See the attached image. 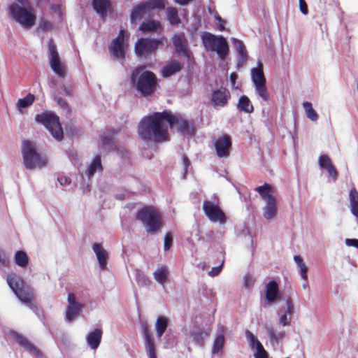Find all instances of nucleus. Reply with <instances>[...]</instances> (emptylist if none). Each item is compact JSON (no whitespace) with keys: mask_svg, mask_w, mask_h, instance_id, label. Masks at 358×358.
I'll use <instances>...</instances> for the list:
<instances>
[{"mask_svg":"<svg viewBox=\"0 0 358 358\" xmlns=\"http://www.w3.org/2000/svg\"><path fill=\"white\" fill-rule=\"evenodd\" d=\"M169 127H176L183 134L192 135L194 132L192 124L185 120L181 115L164 111L144 117L138 126V134L143 139L157 142L166 141Z\"/></svg>","mask_w":358,"mask_h":358,"instance_id":"nucleus-1","label":"nucleus"},{"mask_svg":"<svg viewBox=\"0 0 358 358\" xmlns=\"http://www.w3.org/2000/svg\"><path fill=\"white\" fill-rule=\"evenodd\" d=\"M8 13L11 20L25 29H31L36 24V12L29 3H11Z\"/></svg>","mask_w":358,"mask_h":358,"instance_id":"nucleus-2","label":"nucleus"},{"mask_svg":"<svg viewBox=\"0 0 358 358\" xmlns=\"http://www.w3.org/2000/svg\"><path fill=\"white\" fill-rule=\"evenodd\" d=\"M22 152L23 164L27 169H42L46 166L47 157L39 151L33 143L29 141H23Z\"/></svg>","mask_w":358,"mask_h":358,"instance_id":"nucleus-3","label":"nucleus"},{"mask_svg":"<svg viewBox=\"0 0 358 358\" xmlns=\"http://www.w3.org/2000/svg\"><path fill=\"white\" fill-rule=\"evenodd\" d=\"M131 78L134 83H136V90L143 95L152 94L156 87L155 76L150 71L136 69L133 71Z\"/></svg>","mask_w":358,"mask_h":358,"instance_id":"nucleus-4","label":"nucleus"},{"mask_svg":"<svg viewBox=\"0 0 358 358\" xmlns=\"http://www.w3.org/2000/svg\"><path fill=\"white\" fill-rule=\"evenodd\" d=\"M136 217L144 224L148 233H156L162 226L159 212L153 207H145L138 210Z\"/></svg>","mask_w":358,"mask_h":358,"instance_id":"nucleus-5","label":"nucleus"},{"mask_svg":"<svg viewBox=\"0 0 358 358\" xmlns=\"http://www.w3.org/2000/svg\"><path fill=\"white\" fill-rule=\"evenodd\" d=\"M6 280L10 289L22 303L29 304L32 302L33 293L23 279L15 274H11L8 275Z\"/></svg>","mask_w":358,"mask_h":358,"instance_id":"nucleus-6","label":"nucleus"},{"mask_svg":"<svg viewBox=\"0 0 358 358\" xmlns=\"http://www.w3.org/2000/svg\"><path fill=\"white\" fill-rule=\"evenodd\" d=\"M35 120L43 124L57 141H61L63 138V129L59 123V117L54 113L45 112L38 114Z\"/></svg>","mask_w":358,"mask_h":358,"instance_id":"nucleus-7","label":"nucleus"},{"mask_svg":"<svg viewBox=\"0 0 358 358\" xmlns=\"http://www.w3.org/2000/svg\"><path fill=\"white\" fill-rule=\"evenodd\" d=\"M251 78L257 94L264 101H267L269 99V94L261 61H258L257 67L251 69Z\"/></svg>","mask_w":358,"mask_h":358,"instance_id":"nucleus-8","label":"nucleus"},{"mask_svg":"<svg viewBox=\"0 0 358 358\" xmlns=\"http://www.w3.org/2000/svg\"><path fill=\"white\" fill-rule=\"evenodd\" d=\"M201 41L204 48L208 51L215 52L220 58H224V38L215 36L209 32H203Z\"/></svg>","mask_w":358,"mask_h":358,"instance_id":"nucleus-9","label":"nucleus"},{"mask_svg":"<svg viewBox=\"0 0 358 358\" xmlns=\"http://www.w3.org/2000/svg\"><path fill=\"white\" fill-rule=\"evenodd\" d=\"M49 63L52 70L59 77L64 78L67 71V66L63 62L57 50L53 40L50 38L48 42Z\"/></svg>","mask_w":358,"mask_h":358,"instance_id":"nucleus-10","label":"nucleus"},{"mask_svg":"<svg viewBox=\"0 0 358 358\" xmlns=\"http://www.w3.org/2000/svg\"><path fill=\"white\" fill-rule=\"evenodd\" d=\"M167 41L164 37L159 39L140 38L136 43L135 50L138 56H145L155 52L160 45H163Z\"/></svg>","mask_w":358,"mask_h":358,"instance_id":"nucleus-11","label":"nucleus"},{"mask_svg":"<svg viewBox=\"0 0 358 358\" xmlns=\"http://www.w3.org/2000/svg\"><path fill=\"white\" fill-rule=\"evenodd\" d=\"M165 7L164 0H149L148 1L135 6L131 15L132 22L140 20L144 15L149 14L154 8L163 9Z\"/></svg>","mask_w":358,"mask_h":358,"instance_id":"nucleus-12","label":"nucleus"},{"mask_svg":"<svg viewBox=\"0 0 358 358\" xmlns=\"http://www.w3.org/2000/svg\"><path fill=\"white\" fill-rule=\"evenodd\" d=\"M203 211L208 219L213 222H223L224 213L220 209L218 201H205L203 204Z\"/></svg>","mask_w":358,"mask_h":358,"instance_id":"nucleus-13","label":"nucleus"},{"mask_svg":"<svg viewBox=\"0 0 358 358\" xmlns=\"http://www.w3.org/2000/svg\"><path fill=\"white\" fill-rule=\"evenodd\" d=\"M127 45L125 32L123 29H121L118 36L113 40L109 47L111 55L118 59L124 58Z\"/></svg>","mask_w":358,"mask_h":358,"instance_id":"nucleus-14","label":"nucleus"},{"mask_svg":"<svg viewBox=\"0 0 358 358\" xmlns=\"http://www.w3.org/2000/svg\"><path fill=\"white\" fill-rule=\"evenodd\" d=\"M141 328L145 340V348L149 358H157L155 339L149 329L148 322H141Z\"/></svg>","mask_w":358,"mask_h":358,"instance_id":"nucleus-15","label":"nucleus"},{"mask_svg":"<svg viewBox=\"0 0 358 358\" xmlns=\"http://www.w3.org/2000/svg\"><path fill=\"white\" fill-rule=\"evenodd\" d=\"M68 306L66 309V320L69 322H72L79 314L83 308V304L76 300L74 294L70 293L67 298Z\"/></svg>","mask_w":358,"mask_h":358,"instance_id":"nucleus-16","label":"nucleus"},{"mask_svg":"<svg viewBox=\"0 0 358 358\" xmlns=\"http://www.w3.org/2000/svg\"><path fill=\"white\" fill-rule=\"evenodd\" d=\"M10 336L24 349V350L27 351L31 355L36 357H40L41 355V353L38 348L17 332L12 331H10Z\"/></svg>","mask_w":358,"mask_h":358,"instance_id":"nucleus-17","label":"nucleus"},{"mask_svg":"<svg viewBox=\"0 0 358 358\" xmlns=\"http://www.w3.org/2000/svg\"><path fill=\"white\" fill-rule=\"evenodd\" d=\"M281 294L279 290L278 284L274 281H269L265 287V298L266 303L272 304L280 299Z\"/></svg>","mask_w":358,"mask_h":358,"instance_id":"nucleus-18","label":"nucleus"},{"mask_svg":"<svg viewBox=\"0 0 358 358\" xmlns=\"http://www.w3.org/2000/svg\"><path fill=\"white\" fill-rule=\"evenodd\" d=\"M92 250L96 255L100 268L106 270L109 256L108 251L103 248L101 244L97 243L92 244Z\"/></svg>","mask_w":358,"mask_h":358,"instance_id":"nucleus-19","label":"nucleus"},{"mask_svg":"<svg viewBox=\"0 0 358 358\" xmlns=\"http://www.w3.org/2000/svg\"><path fill=\"white\" fill-rule=\"evenodd\" d=\"M319 165L322 169H324L327 171L329 175L333 178L334 180H336L338 177V171L334 164H332L331 159L327 155H321L319 157Z\"/></svg>","mask_w":358,"mask_h":358,"instance_id":"nucleus-20","label":"nucleus"},{"mask_svg":"<svg viewBox=\"0 0 358 358\" xmlns=\"http://www.w3.org/2000/svg\"><path fill=\"white\" fill-rule=\"evenodd\" d=\"M232 43L238 53L237 66L241 67L248 60L245 45L241 41L236 38H233Z\"/></svg>","mask_w":358,"mask_h":358,"instance_id":"nucleus-21","label":"nucleus"},{"mask_svg":"<svg viewBox=\"0 0 358 358\" xmlns=\"http://www.w3.org/2000/svg\"><path fill=\"white\" fill-rule=\"evenodd\" d=\"M172 41L177 53L187 55V40L184 34H175Z\"/></svg>","mask_w":358,"mask_h":358,"instance_id":"nucleus-22","label":"nucleus"},{"mask_svg":"<svg viewBox=\"0 0 358 358\" xmlns=\"http://www.w3.org/2000/svg\"><path fill=\"white\" fill-rule=\"evenodd\" d=\"M277 215V204L275 197H271L270 201H267L266 204L263 208L264 217L269 220L275 217Z\"/></svg>","mask_w":358,"mask_h":358,"instance_id":"nucleus-23","label":"nucleus"},{"mask_svg":"<svg viewBox=\"0 0 358 358\" xmlns=\"http://www.w3.org/2000/svg\"><path fill=\"white\" fill-rule=\"evenodd\" d=\"M101 337L102 331L101 329H95L87 336L86 341L91 349L96 350L99 347Z\"/></svg>","mask_w":358,"mask_h":358,"instance_id":"nucleus-24","label":"nucleus"},{"mask_svg":"<svg viewBox=\"0 0 358 358\" xmlns=\"http://www.w3.org/2000/svg\"><path fill=\"white\" fill-rule=\"evenodd\" d=\"M182 64L177 60H171L162 69V73L164 77H169L178 72L182 69Z\"/></svg>","mask_w":358,"mask_h":358,"instance_id":"nucleus-25","label":"nucleus"},{"mask_svg":"<svg viewBox=\"0 0 358 358\" xmlns=\"http://www.w3.org/2000/svg\"><path fill=\"white\" fill-rule=\"evenodd\" d=\"M154 279L160 285H164L169 277V271L166 266H162L153 273Z\"/></svg>","mask_w":358,"mask_h":358,"instance_id":"nucleus-26","label":"nucleus"},{"mask_svg":"<svg viewBox=\"0 0 358 358\" xmlns=\"http://www.w3.org/2000/svg\"><path fill=\"white\" fill-rule=\"evenodd\" d=\"M92 5L96 13L101 16L106 15L110 8L108 0H93Z\"/></svg>","mask_w":358,"mask_h":358,"instance_id":"nucleus-27","label":"nucleus"},{"mask_svg":"<svg viewBox=\"0 0 358 358\" xmlns=\"http://www.w3.org/2000/svg\"><path fill=\"white\" fill-rule=\"evenodd\" d=\"M102 169L101 158L99 156H96L85 171V174L90 178L96 172L101 171Z\"/></svg>","mask_w":358,"mask_h":358,"instance_id":"nucleus-28","label":"nucleus"},{"mask_svg":"<svg viewBox=\"0 0 358 358\" xmlns=\"http://www.w3.org/2000/svg\"><path fill=\"white\" fill-rule=\"evenodd\" d=\"M255 191L259 194L263 200L270 201L271 197H274L272 194L273 187L268 183L265 182L263 185L257 187Z\"/></svg>","mask_w":358,"mask_h":358,"instance_id":"nucleus-29","label":"nucleus"},{"mask_svg":"<svg viewBox=\"0 0 358 358\" xmlns=\"http://www.w3.org/2000/svg\"><path fill=\"white\" fill-rule=\"evenodd\" d=\"M238 108L240 111H243L246 113H251L254 111V107L250 99L245 95H242L240 97L238 103Z\"/></svg>","mask_w":358,"mask_h":358,"instance_id":"nucleus-30","label":"nucleus"},{"mask_svg":"<svg viewBox=\"0 0 358 358\" xmlns=\"http://www.w3.org/2000/svg\"><path fill=\"white\" fill-rule=\"evenodd\" d=\"M169 320L164 316H159L155 323L157 338H160L167 329Z\"/></svg>","mask_w":358,"mask_h":358,"instance_id":"nucleus-31","label":"nucleus"},{"mask_svg":"<svg viewBox=\"0 0 358 358\" xmlns=\"http://www.w3.org/2000/svg\"><path fill=\"white\" fill-rule=\"evenodd\" d=\"M167 20L171 25H178L181 22L178 10L173 7H168L166 11Z\"/></svg>","mask_w":358,"mask_h":358,"instance_id":"nucleus-32","label":"nucleus"},{"mask_svg":"<svg viewBox=\"0 0 358 358\" xmlns=\"http://www.w3.org/2000/svg\"><path fill=\"white\" fill-rule=\"evenodd\" d=\"M351 212L353 215L358 213V192L355 187H352L349 193Z\"/></svg>","mask_w":358,"mask_h":358,"instance_id":"nucleus-33","label":"nucleus"},{"mask_svg":"<svg viewBox=\"0 0 358 358\" xmlns=\"http://www.w3.org/2000/svg\"><path fill=\"white\" fill-rule=\"evenodd\" d=\"M34 95L29 93L25 97L20 99L17 102L16 106L22 112L24 108L30 106L34 103Z\"/></svg>","mask_w":358,"mask_h":358,"instance_id":"nucleus-34","label":"nucleus"},{"mask_svg":"<svg viewBox=\"0 0 358 358\" xmlns=\"http://www.w3.org/2000/svg\"><path fill=\"white\" fill-rule=\"evenodd\" d=\"M160 28L161 26L159 22L155 20L145 21L140 27V29L144 32L157 31L158 29H160Z\"/></svg>","mask_w":358,"mask_h":358,"instance_id":"nucleus-35","label":"nucleus"},{"mask_svg":"<svg viewBox=\"0 0 358 358\" xmlns=\"http://www.w3.org/2000/svg\"><path fill=\"white\" fill-rule=\"evenodd\" d=\"M14 259L15 264L22 268L26 267L29 263L28 256L23 250L16 252Z\"/></svg>","mask_w":358,"mask_h":358,"instance_id":"nucleus-36","label":"nucleus"},{"mask_svg":"<svg viewBox=\"0 0 358 358\" xmlns=\"http://www.w3.org/2000/svg\"><path fill=\"white\" fill-rule=\"evenodd\" d=\"M224 347V335L222 334H220L216 337L215 342L213 343L212 352L213 355H222V349Z\"/></svg>","mask_w":358,"mask_h":358,"instance_id":"nucleus-37","label":"nucleus"},{"mask_svg":"<svg viewBox=\"0 0 358 358\" xmlns=\"http://www.w3.org/2000/svg\"><path fill=\"white\" fill-rule=\"evenodd\" d=\"M303 106L308 118H309L312 121L317 120L318 115L316 113V111L313 109L312 103L310 102H304L303 103Z\"/></svg>","mask_w":358,"mask_h":358,"instance_id":"nucleus-38","label":"nucleus"},{"mask_svg":"<svg viewBox=\"0 0 358 358\" xmlns=\"http://www.w3.org/2000/svg\"><path fill=\"white\" fill-rule=\"evenodd\" d=\"M212 101L216 106H224V92L221 89L213 91L212 94Z\"/></svg>","mask_w":358,"mask_h":358,"instance_id":"nucleus-39","label":"nucleus"},{"mask_svg":"<svg viewBox=\"0 0 358 358\" xmlns=\"http://www.w3.org/2000/svg\"><path fill=\"white\" fill-rule=\"evenodd\" d=\"M294 259L300 268L301 278L304 280H307L308 268L304 264L303 259L299 255H295Z\"/></svg>","mask_w":358,"mask_h":358,"instance_id":"nucleus-40","label":"nucleus"},{"mask_svg":"<svg viewBox=\"0 0 358 358\" xmlns=\"http://www.w3.org/2000/svg\"><path fill=\"white\" fill-rule=\"evenodd\" d=\"M256 348V352L255 354V358H268V353L264 350L262 344L260 342H257V345L255 347Z\"/></svg>","mask_w":358,"mask_h":358,"instance_id":"nucleus-41","label":"nucleus"},{"mask_svg":"<svg viewBox=\"0 0 358 358\" xmlns=\"http://www.w3.org/2000/svg\"><path fill=\"white\" fill-rule=\"evenodd\" d=\"M215 148L218 157H224V138H220L215 143Z\"/></svg>","mask_w":358,"mask_h":358,"instance_id":"nucleus-42","label":"nucleus"},{"mask_svg":"<svg viewBox=\"0 0 358 358\" xmlns=\"http://www.w3.org/2000/svg\"><path fill=\"white\" fill-rule=\"evenodd\" d=\"M38 29L44 31H50L53 29V24L45 19H41L39 22Z\"/></svg>","mask_w":358,"mask_h":358,"instance_id":"nucleus-43","label":"nucleus"},{"mask_svg":"<svg viewBox=\"0 0 358 358\" xmlns=\"http://www.w3.org/2000/svg\"><path fill=\"white\" fill-rule=\"evenodd\" d=\"M245 336L252 348H254L257 345V342H259L255 335L249 330L245 331Z\"/></svg>","mask_w":358,"mask_h":358,"instance_id":"nucleus-44","label":"nucleus"},{"mask_svg":"<svg viewBox=\"0 0 358 358\" xmlns=\"http://www.w3.org/2000/svg\"><path fill=\"white\" fill-rule=\"evenodd\" d=\"M207 334L201 331H194L193 333L194 341L199 345L203 344V341Z\"/></svg>","mask_w":358,"mask_h":358,"instance_id":"nucleus-45","label":"nucleus"},{"mask_svg":"<svg viewBox=\"0 0 358 358\" xmlns=\"http://www.w3.org/2000/svg\"><path fill=\"white\" fill-rule=\"evenodd\" d=\"M136 280L141 285L146 286L150 284V280L141 271L137 272Z\"/></svg>","mask_w":358,"mask_h":358,"instance_id":"nucleus-46","label":"nucleus"},{"mask_svg":"<svg viewBox=\"0 0 358 358\" xmlns=\"http://www.w3.org/2000/svg\"><path fill=\"white\" fill-rule=\"evenodd\" d=\"M286 306H287L286 313L290 315V317H292V315H293V313L294 312V304L292 303V300L291 297H288L286 299Z\"/></svg>","mask_w":358,"mask_h":358,"instance_id":"nucleus-47","label":"nucleus"},{"mask_svg":"<svg viewBox=\"0 0 358 358\" xmlns=\"http://www.w3.org/2000/svg\"><path fill=\"white\" fill-rule=\"evenodd\" d=\"M223 265L224 260L221 262L220 265H219L218 266L212 268V269L208 272V275L211 277L217 276L222 271Z\"/></svg>","mask_w":358,"mask_h":358,"instance_id":"nucleus-48","label":"nucleus"},{"mask_svg":"<svg viewBox=\"0 0 358 358\" xmlns=\"http://www.w3.org/2000/svg\"><path fill=\"white\" fill-rule=\"evenodd\" d=\"M172 236L171 234L167 233L164 237V250H168L170 249L172 244Z\"/></svg>","mask_w":358,"mask_h":358,"instance_id":"nucleus-49","label":"nucleus"},{"mask_svg":"<svg viewBox=\"0 0 358 358\" xmlns=\"http://www.w3.org/2000/svg\"><path fill=\"white\" fill-rule=\"evenodd\" d=\"M299 8L301 12L304 14L307 15L308 13V8L307 3L305 0H299Z\"/></svg>","mask_w":358,"mask_h":358,"instance_id":"nucleus-50","label":"nucleus"},{"mask_svg":"<svg viewBox=\"0 0 358 358\" xmlns=\"http://www.w3.org/2000/svg\"><path fill=\"white\" fill-rule=\"evenodd\" d=\"M231 146V138L225 134V157L229 155V149Z\"/></svg>","mask_w":358,"mask_h":358,"instance_id":"nucleus-51","label":"nucleus"},{"mask_svg":"<svg viewBox=\"0 0 358 358\" xmlns=\"http://www.w3.org/2000/svg\"><path fill=\"white\" fill-rule=\"evenodd\" d=\"M291 317H288L286 314H283L280 316V322L282 326H288L290 324Z\"/></svg>","mask_w":358,"mask_h":358,"instance_id":"nucleus-52","label":"nucleus"},{"mask_svg":"<svg viewBox=\"0 0 358 358\" xmlns=\"http://www.w3.org/2000/svg\"><path fill=\"white\" fill-rule=\"evenodd\" d=\"M99 144L100 145H110L112 144V141H111V139L110 137L108 136H101L99 142Z\"/></svg>","mask_w":358,"mask_h":358,"instance_id":"nucleus-53","label":"nucleus"},{"mask_svg":"<svg viewBox=\"0 0 358 358\" xmlns=\"http://www.w3.org/2000/svg\"><path fill=\"white\" fill-rule=\"evenodd\" d=\"M237 78H238V75L236 72H233L231 73L230 82H231V87L234 89H238V87L237 85H236V82Z\"/></svg>","mask_w":358,"mask_h":358,"instance_id":"nucleus-54","label":"nucleus"},{"mask_svg":"<svg viewBox=\"0 0 358 358\" xmlns=\"http://www.w3.org/2000/svg\"><path fill=\"white\" fill-rule=\"evenodd\" d=\"M345 244L348 245V246H353V247H355L357 248H358V239H355V238H347L345 240Z\"/></svg>","mask_w":358,"mask_h":358,"instance_id":"nucleus-55","label":"nucleus"},{"mask_svg":"<svg viewBox=\"0 0 358 358\" xmlns=\"http://www.w3.org/2000/svg\"><path fill=\"white\" fill-rule=\"evenodd\" d=\"M254 281L249 275H247L244 278V285L246 288L250 287L253 284Z\"/></svg>","mask_w":358,"mask_h":358,"instance_id":"nucleus-56","label":"nucleus"},{"mask_svg":"<svg viewBox=\"0 0 358 358\" xmlns=\"http://www.w3.org/2000/svg\"><path fill=\"white\" fill-rule=\"evenodd\" d=\"M0 263L5 266L9 265V260L6 257L5 253L0 250Z\"/></svg>","mask_w":358,"mask_h":358,"instance_id":"nucleus-57","label":"nucleus"},{"mask_svg":"<svg viewBox=\"0 0 358 358\" xmlns=\"http://www.w3.org/2000/svg\"><path fill=\"white\" fill-rule=\"evenodd\" d=\"M268 334L271 340L278 341V338L277 337L273 327H269L268 329Z\"/></svg>","mask_w":358,"mask_h":358,"instance_id":"nucleus-58","label":"nucleus"},{"mask_svg":"<svg viewBox=\"0 0 358 358\" xmlns=\"http://www.w3.org/2000/svg\"><path fill=\"white\" fill-rule=\"evenodd\" d=\"M62 90L63 91L62 93L64 94L70 96L73 94V89L71 86L63 85Z\"/></svg>","mask_w":358,"mask_h":358,"instance_id":"nucleus-59","label":"nucleus"},{"mask_svg":"<svg viewBox=\"0 0 358 358\" xmlns=\"http://www.w3.org/2000/svg\"><path fill=\"white\" fill-rule=\"evenodd\" d=\"M189 164L190 163H189L188 158L186 157L185 156H183L182 157V165H183V167L185 169V174H186L187 172V168L189 166Z\"/></svg>","mask_w":358,"mask_h":358,"instance_id":"nucleus-60","label":"nucleus"},{"mask_svg":"<svg viewBox=\"0 0 358 358\" xmlns=\"http://www.w3.org/2000/svg\"><path fill=\"white\" fill-rule=\"evenodd\" d=\"M58 181L62 185H66L68 184L71 183L70 179L66 178V177H61L58 178Z\"/></svg>","mask_w":358,"mask_h":358,"instance_id":"nucleus-61","label":"nucleus"},{"mask_svg":"<svg viewBox=\"0 0 358 358\" xmlns=\"http://www.w3.org/2000/svg\"><path fill=\"white\" fill-rule=\"evenodd\" d=\"M55 99L61 107H65L66 106V101L61 97H55Z\"/></svg>","mask_w":358,"mask_h":358,"instance_id":"nucleus-62","label":"nucleus"},{"mask_svg":"<svg viewBox=\"0 0 358 358\" xmlns=\"http://www.w3.org/2000/svg\"><path fill=\"white\" fill-rule=\"evenodd\" d=\"M229 51V45H228L227 41L225 40V57L228 55Z\"/></svg>","mask_w":358,"mask_h":358,"instance_id":"nucleus-63","label":"nucleus"},{"mask_svg":"<svg viewBox=\"0 0 358 358\" xmlns=\"http://www.w3.org/2000/svg\"><path fill=\"white\" fill-rule=\"evenodd\" d=\"M87 191H89V187L88 186L83 189V192L85 193Z\"/></svg>","mask_w":358,"mask_h":358,"instance_id":"nucleus-64","label":"nucleus"}]
</instances>
